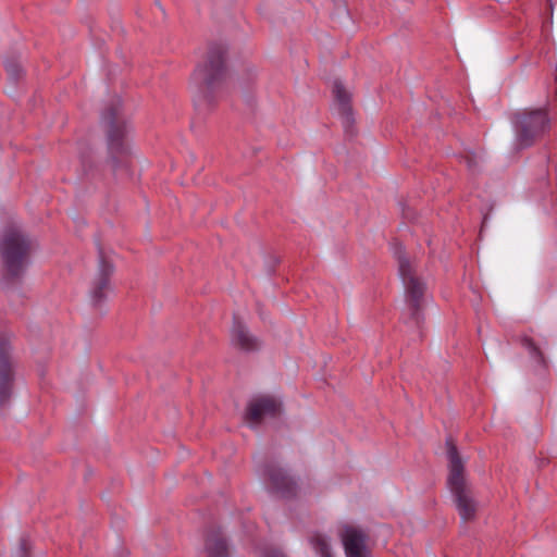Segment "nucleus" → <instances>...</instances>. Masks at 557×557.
I'll list each match as a JSON object with an SVG mask.
<instances>
[{"instance_id": "nucleus-1", "label": "nucleus", "mask_w": 557, "mask_h": 557, "mask_svg": "<svg viewBox=\"0 0 557 557\" xmlns=\"http://www.w3.org/2000/svg\"><path fill=\"white\" fill-rule=\"evenodd\" d=\"M224 55L225 49L214 45L210 47L206 62L195 70L191 79L197 88L195 95L197 107L209 104L212 94L222 86L226 75Z\"/></svg>"}, {"instance_id": "nucleus-2", "label": "nucleus", "mask_w": 557, "mask_h": 557, "mask_svg": "<svg viewBox=\"0 0 557 557\" xmlns=\"http://www.w3.org/2000/svg\"><path fill=\"white\" fill-rule=\"evenodd\" d=\"M32 242L20 228H9L0 240V257L5 270L1 280L3 288H9V281L20 278L29 263Z\"/></svg>"}, {"instance_id": "nucleus-3", "label": "nucleus", "mask_w": 557, "mask_h": 557, "mask_svg": "<svg viewBox=\"0 0 557 557\" xmlns=\"http://www.w3.org/2000/svg\"><path fill=\"white\" fill-rule=\"evenodd\" d=\"M447 457L449 461L448 486L460 518L463 521L472 520L478 510V502L471 486L463 475V462L453 441H446Z\"/></svg>"}, {"instance_id": "nucleus-4", "label": "nucleus", "mask_w": 557, "mask_h": 557, "mask_svg": "<svg viewBox=\"0 0 557 557\" xmlns=\"http://www.w3.org/2000/svg\"><path fill=\"white\" fill-rule=\"evenodd\" d=\"M393 255L398 262V274L405 287L406 304L410 323L414 327H419L423 321L422 298L425 293V284L417 276L416 269L411 261L407 258L401 244H392Z\"/></svg>"}, {"instance_id": "nucleus-5", "label": "nucleus", "mask_w": 557, "mask_h": 557, "mask_svg": "<svg viewBox=\"0 0 557 557\" xmlns=\"http://www.w3.org/2000/svg\"><path fill=\"white\" fill-rule=\"evenodd\" d=\"M119 104L120 100L117 99L101 115V121L107 126L108 150L114 170L126 165V157L129 152L127 144L129 127L119 113Z\"/></svg>"}, {"instance_id": "nucleus-6", "label": "nucleus", "mask_w": 557, "mask_h": 557, "mask_svg": "<svg viewBox=\"0 0 557 557\" xmlns=\"http://www.w3.org/2000/svg\"><path fill=\"white\" fill-rule=\"evenodd\" d=\"M516 140L522 148L530 147L542 137L550 126L547 113L542 109L523 110L513 115Z\"/></svg>"}, {"instance_id": "nucleus-7", "label": "nucleus", "mask_w": 557, "mask_h": 557, "mask_svg": "<svg viewBox=\"0 0 557 557\" xmlns=\"http://www.w3.org/2000/svg\"><path fill=\"white\" fill-rule=\"evenodd\" d=\"M338 537L344 547L346 557H370L368 546L369 534L360 527L343 523L338 528Z\"/></svg>"}, {"instance_id": "nucleus-8", "label": "nucleus", "mask_w": 557, "mask_h": 557, "mask_svg": "<svg viewBox=\"0 0 557 557\" xmlns=\"http://www.w3.org/2000/svg\"><path fill=\"white\" fill-rule=\"evenodd\" d=\"M13 363L10 341L0 335V407L4 408L12 395Z\"/></svg>"}, {"instance_id": "nucleus-9", "label": "nucleus", "mask_w": 557, "mask_h": 557, "mask_svg": "<svg viewBox=\"0 0 557 557\" xmlns=\"http://www.w3.org/2000/svg\"><path fill=\"white\" fill-rule=\"evenodd\" d=\"M281 405V401L274 397H257L249 403L246 419L249 423L257 424L265 417H275L278 414Z\"/></svg>"}, {"instance_id": "nucleus-10", "label": "nucleus", "mask_w": 557, "mask_h": 557, "mask_svg": "<svg viewBox=\"0 0 557 557\" xmlns=\"http://www.w3.org/2000/svg\"><path fill=\"white\" fill-rule=\"evenodd\" d=\"M113 270V264L104 258L100 250L97 276L90 288L91 301L95 306L99 305L106 298V292L109 289V278Z\"/></svg>"}, {"instance_id": "nucleus-11", "label": "nucleus", "mask_w": 557, "mask_h": 557, "mask_svg": "<svg viewBox=\"0 0 557 557\" xmlns=\"http://www.w3.org/2000/svg\"><path fill=\"white\" fill-rule=\"evenodd\" d=\"M231 341L233 346L244 351H253L260 346L259 341L252 336L248 332L247 327L236 318L234 319V324L231 331Z\"/></svg>"}, {"instance_id": "nucleus-12", "label": "nucleus", "mask_w": 557, "mask_h": 557, "mask_svg": "<svg viewBox=\"0 0 557 557\" xmlns=\"http://www.w3.org/2000/svg\"><path fill=\"white\" fill-rule=\"evenodd\" d=\"M333 95L335 99V106L343 120L345 127H348L352 123V113L350 107V95L345 89L339 81L333 83Z\"/></svg>"}, {"instance_id": "nucleus-13", "label": "nucleus", "mask_w": 557, "mask_h": 557, "mask_svg": "<svg viewBox=\"0 0 557 557\" xmlns=\"http://www.w3.org/2000/svg\"><path fill=\"white\" fill-rule=\"evenodd\" d=\"M268 475L273 488L284 497L290 496L295 491V482L282 468L269 467Z\"/></svg>"}, {"instance_id": "nucleus-14", "label": "nucleus", "mask_w": 557, "mask_h": 557, "mask_svg": "<svg viewBox=\"0 0 557 557\" xmlns=\"http://www.w3.org/2000/svg\"><path fill=\"white\" fill-rule=\"evenodd\" d=\"M203 552L206 557H228L227 542L219 530L207 534Z\"/></svg>"}, {"instance_id": "nucleus-15", "label": "nucleus", "mask_w": 557, "mask_h": 557, "mask_svg": "<svg viewBox=\"0 0 557 557\" xmlns=\"http://www.w3.org/2000/svg\"><path fill=\"white\" fill-rule=\"evenodd\" d=\"M309 543L321 557H333L330 539L326 535L314 533L309 536Z\"/></svg>"}, {"instance_id": "nucleus-16", "label": "nucleus", "mask_w": 557, "mask_h": 557, "mask_svg": "<svg viewBox=\"0 0 557 557\" xmlns=\"http://www.w3.org/2000/svg\"><path fill=\"white\" fill-rule=\"evenodd\" d=\"M29 543L28 540L22 537L17 547L5 555V557H28Z\"/></svg>"}, {"instance_id": "nucleus-17", "label": "nucleus", "mask_w": 557, "mask_h": 557, "mask_svg": "<svg viewBox=\"0 0 557 557\" xmlns=\"http://www.w3.org/2000/svg\"><path fill=\"white\" fill-rule=\"evenodd\" d=\"M467 166L474 171L479 164L480 158L475 153H470L463 157Z\"/></svg>"}, {"instance_id": "nucleus-18", "label": "nucleus", "mask_w": 557, "mask_h": 557, "mask_svg": "<svg viewBox=\"0 0 557 557\" xmlns=\"http://www.w3.org/2000/svg\"><path fill=\"white\" fill-rule=\"evenodd\" d=\"M5 67H7L8 73H9L11 76H17V75H18V73H20V69H18V66H17V65H14V64L8 63V64L5 65Z\"/></svg>"}, {"instance_id": "nucleus-19", "label": "nucleus", "mask_w": 557, "mask_h": 557, "mask_svg": "<svg viewBox=\"0 0 557 557\" xmlns=\"http://www.w3.org/2000/svg\"><path fill=\"white\" fill-rule=\"evenodd\" d=\"M264 557H285V556L280 552H271V553H268Z\"/></svg>"}]
</instances>
